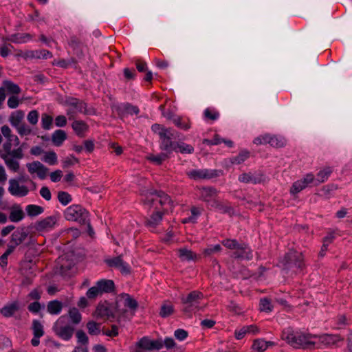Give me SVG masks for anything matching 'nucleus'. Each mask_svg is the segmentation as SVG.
Segmentation results:
<instances>
[{
  "mask_svg": "<svg viewBox=\"0 0 352 352\" xmlns=\"http://www.w3.org/2000/svg\"><path fill=\"white\" fill-rule=\"evenodd\" d=\"M267 140V144L274 147H283L285 145V140L282 138H278L275 135H267L265 140Z\"/></svg>",
  "mask_w": 352,
  "mask_h": 352,
  "instance_id": "obj_40",
  "label": "nucleus"
},
{
  "mask_svg": "<svg viewBox=\"0 0 352 352\" xmlns=\"http://www.w3.org/2000/svg\"><path fill=\"white\" fill-rule=\"evenodd\" d=\"M173 305L170 302H166L162 305L160 315L164 318L168 317L173 313Z\"/></svg>",
  "mask_w": 352,
  "mask_h": 352,
  "instance_id": "obj_44",
  "label": "nucleus"
},
{
  "mask_svg": "<svg viewBox=\"0 0 352 352\" xmlns=\"http://www.w3.org/2000/svg\"><path fill=\"white\" fill-rule=\"evenodd\" d=\"M144 201L146 204H151L154 206H156L157 204H160L162 206H164L170 204V199L169 196L164 192H149V195H146Z\"/></svg>",
  "mask_w": 352,
  "mask_h": 352,
  "instance_id": "obj_14",
  "label": "nucleus"
},
{
  "mask_svg": "<svg viewBox=\"0 0 352 352\" xmlns=\"http://www.w3.org/2000/svg\"><path fill=\"white\" fill-rule=\"evenodd\" d=\"M67 317L60 316L54 323L53 329L55 333L64 340H69L73 336L74 329L67 324Z\"/></svg>",
  "mask_w": 352,
  "mask_h": 352,
  "instance_id": "obj_5",
  "label": "nucleus"
},
{
  "mask_svg": "<svg viewBox=\"0 0 352 352\" xmlns=\"http://www.w3.org/2000/svg\"><path fill=\"white\" fill-rule=\"evenodd\" d=\"M25 117V113L21 110L12 112L9 118V121L12 126L16 128L21 124Z\"/></svg>",
  "mask_w": 352,
  "mask_h": 352,
  "instance_id": "obj_24",
  "label": "nucleus"
},
{
  "mask_svg": "<svg viewBox=\"0 0 352 352\" xmlns=\"http://www.w3.org/2000/svg\"><path fill=\"white\" fill-rule=\"evenodd\" d=\"M173 123L178 128L182 130H188L191 126V123L188 118L177 116L173 118Z\"/></svg>",
  "mask_w": 352,
  "mask_h": 352,
  "instance_id": "obj_27",
  "label": "nucleus"
},
{
  "mask_svg": "<svg viewBox=\"0 0 352 352\" xmlns=\"http://www.w3.org/2000/svg\"><path fill=\"white\" fill-rule=\"evenodd\" d=\"M96 315L100 318H107L108 319L112 318L118 319V316L115 309H113V311L111 308L105 305H99L97 307L96 310Z\"/></svg>",
  "mask_w": 352,
  "mask_h": 352,
  "instance_id": "obj_18",
  "label": "nucleus"
},
{
  "mask_svg": "<svg viewBox=\"0 0 352 352\" xmlns=\"http://www.w3.org/2000/svg\"><path fill=\"white\" fill-rule=\"evenodd\" d=\"M28 236V233L24 229L17 230L11 235V243L17 246L23 242Z\"/></svg>",
  "mask_w": 352,
  "mask_h": 352,
  "instance_id": "obj_23",
  "label": "nucleus"
},
{
  "mask_svg": "<svg viewBox=\"0 0 352 352\" xmlns=\"http://www.w3.org/2000/svg\"><path fill=\"white\" fill-rule=\"evenodd\" d=\"M6 140L7 142L3 144V148L8 153H10L12 146H17L20 144L19 138L14 134L8 137Z\"/></svg>",
  "mask_w": 352,
  "mask_h": 352,
  "instance_id": "obj_36",
  "label": "nucleus"
},
{
  "mask_svg": "<svg viewBox=\"0 0 352 352\" xmlns=\"http://www.w3.org/2000/svg\"><path fill=\"white\" fill-rule=\"evenodd\" d=\"M3 86L6 91L9 94H19L21 92V88L16 84L10 80L3 81Z\"/></svg>",
  "mask_w": 352,
  "mask_h": 352,
  "instance_id": "obj_38",
  "label": "nucleus"
},
{
  "mask_svg": "<svg viewBox=\"0 0 352 352\" xmlns=\"http://www.w3.org/2000/svg\"><path fill=\"white\" fill-rule=\"evenodd\" d=\"M250 157V152L247 150L241 151L238 155L230 157V162L232 164H241Z\"/></svg>",
  "mask_w": 352,
  "mask_h": 352,
  "instance_id": "obj_34",
  "label": "nucleus"
},
{
  "mask_svg": "<svg viewBox=\"0 0 352 352\" xmlns=\"http://www.w3.org/2000/svg\"><path fill=\"white\" fill-rule=\"evenodd\" d=\"M27 57L32 58L47 59L52 57V54L48 50H40L28 52L27 54Z\"/></svg>",
  "mask_w": 352,
  "mask_h": 352,
  "instance_id": "obj_30",
  "label": "nucleus"
},
{
  "mask_svg": "<svg viewBox=\"0 0 352 352\" xmlns=\"http://www.w3.org/2000/svg\"><path fill=\"white\" fill-rule=\"evenodd\" d=\"M96 283L102 294L111 292L115 287L114 283L111 280L102 279L98 280Z\"/></svg>",
  "mask_w": 352,
  "mask_h": 352,
  "instance_id": "obj_26",
  "label": "nucleus"
},
{
  "mask_svg": "<svg viewBox=\"0 0 352 352\" xmlns=\"http://www.w3.org/2000/svg\"><path fill=\"white\" fill-rule=\"evenodd\" d=\"M200 199L208 203L212 207L222 210V206L217 201V191L212 187H204L199 189Z\"/></svg>",
  "mask_w": 352,
  "mask_h": 352,
  "instance_id": "obj_9",
  "label": "nucleus"
},
{
  "mask_svg": "<svg viewBox=\"0 0 352 352\" xmlns=\"http://www.w3.org/2000/svg\"><path fill=\"white\" fill-rule=\"evenodd\" d=\"M19 309V303L14 301L3 307L0 313L6 318L12 317Z\"/></svg>",
  "mask_w": 352,
  "mask_h": 352,
  "instance_id": "obj_19",
  "label": "nucleus"
},
{
  "mask_svg": "<svg viewBox=\"0 0 352 352\" xmlns=\"http://www.w3.org/2000/svg\"><path fill=\"white\" fill-rule=\"evenodd\" d=\"M284 265L286 268H296V272H300L305 266L304 257L302 253L296 251H289L285 256Z\"/></svg>",
  "mask_w": 352,
  "mask_h": 352,
  "instance_id": "obj_6",
  "label": "nucleus"
},
{
  "mask_svg": "<svg viewBox=\"0 0 352 352\" xmlns=\"http://www.w3.org/2000/svg\"><path fill=\"white\" fill-rule=\"evenodd\" d=\"M124 111L126 113L133 115V114H138L140 112L139 108L137 106H133L130 104H125L121 107Z\"/></svg>",
  "mask_w": 352,
  "mask_h": 352,
  "instance_id": "obj_58",
  "label": "nucleus"
},
{
  "mask_svg": "<svg viewBox=\"0 0 352 352\" xmlns=\"http://www.w3.org/2000/svg\"><path fill=\"white\" fill-rule=\"evenodd\" d=\"M52 122H53V118L47 114V113H43L42 115V117H41V124H42V127L45 129V130H49L52 128Z\"/></svg>",
  "mask_w": 352,
  "mask_h": 352,
  "instance_id": "obj_47",
  "label": "nucleus"
},
{
  "mask_svg": "<svg viewBox=\"0 0 352 352\" xmlns=\"http://www.w3.org/2000/svg\"><path fill=\"white\" fill-rule=\"evenodd\" d=\"M69 316L74 324H78L81 320V315L78 309L74 307L69 310Z\"/></svg>",
  "mask_w": 352,
  "mask_h": 352,
  "instance_id": "obj_50",
  "label": "nucleus"
},
{
  "mask_svg": "<svg viewBox=\"0 0 352 352\" xmlns=\"http://www.w3.org/2000/svg\"><path fill=\"white\" fill-rule=\"evenodd\" d=\"M234 255L236 258H241L247 260H250L252 258L250 248L245 244H240L236 250L234 252Z\"/></svg>",
  "mask_w": 352,
  "mask_h": 352,
  "instance_id": "obj_20",
  "label": "nucleus"
},
{
  "mask_svg": "<svg viewBox=\"0 0 352 352\" xmlns=\"http://www.w3.org/2000/svg\"><path fill=\"white\" fill-rule=\"evenodd\" d=\"M274 345L273 342H266L263 339L255 340L252 346L253 352H264L270 346Z\"/></svg>",
  "mask_w": 352,
  "mask_h": 352,
  "instance_id": "obj_21",
  "label": "nucleus"
},
{
  "mask_svg": "<svg viewBox=\"0 0 352 352\" xmlns=\"http://www.w3.org/2000/svg\"><path fill=\"white\" fill-rule=\"evenodd\" d=\"M15 129L21 136H28L32 133V129L25 123H22Z\"/></svg>",
  "mask_w": 352,
  "mask_h": 352,
  "instance_id": "obj_45",
  "label": "nucleus"
},
{
  "mask_svg": "<svg viewBox=\"0 0 352 352\" xmlns=\"http://www.w3.org/2000/svg\"><path fill=\"white\" fill-rule=\"evenodd\" d=\"M187 175L192 179H211L217 176L216 170L208 169H195L187 172Z\"/></svg>",
  "mask_w": 352,
  "mask_h": 352,
  "instance_id": "obj_16",
  "label": "nucleus"
},
{
  "mask_svg": "<svg viewBox=\"0 0 352 352\" xmlns=\"http://www.w3.org/2000/svg\"><path fill=\"white\" fill-rule=\"evenodd\" d=\"M163 212L157 211L154 212L147 221L146 225L148 228L151 230L154 231L156 226H158L162 220Z\"/></svg>",
  "mask_w": 352,
  "mask_h": 352,
  "instance_id": "obj_22",
  "label": "nucleus"
},
{
  "mask_svg": "<svg viewBox=\"0 0 352 352\" xmlns=\"http://www.w3.org/2000/svg\"><path fill=\"white\" fill-rule=\"evenodd\" d=\"M87 327L89 333L91 335H98L100 333V324L96 322H89Z\"/></svg>",
  "mask_w": 352,
  "mask_h": 352,
  "instance_id": "obj_54",
  "label": "nucleus"
},
{
  "mask_svg": "<svg viewBox=\"0 0 352 352\" xmlns=\"http://www.w3.org/2000/svg\"><path fill=\"white\" fill-rule=\"evenodd\" d=\"M24 217V214L21 208L12 209L10 213V220L12 222H19Z\"/></svg>",
  "mask_w": 352,
  "mask_h": 352,
  "instance_id": "obj_41",
  "label": "nucleus"
},
{
  "mask_svg": "<svg viewBox=\"0 0 352 352\" xmlns=\"http://www.w3.org/2000/svg\"><path fill=\"white\" fill-rule=\"evenodd\" d=\"M248 329L249 328L246 327V326H244L239 329H236L234 333L235 338L237 340L243 338L245 334L248 333Z\"/></svg>",
  "mask_w": 352,
  "mask_h": 352,
  "instance_id": "obj_63",
  "label": "nucleus"
},
{
  "mask_svg": "<svg viewBox=\"0 0 352 352\" xmlns=\"http://www.w3.org/2000/svg\"><path fill=\"white\" fill-rule=\"evenodd\" d=\"M27 168L31 174H36L41 179H44L47 177L48 168L38 161L28 164Z\"/></svg>",
  "mask_w": 352,
  "mask_h": 352,
  "instance_id": "obj_17",
  "label": "nucleus"
},
{
  "mask_svg": "<svg viewBox=\"0 0 352 352\" xmlns=\"http://www.w3.org/2000/svg\"><path fill=\"white\" fill-rule=\"evenodd\" d=\"M25 211L29 216L36 217L42 214L44 211V209L40 206L30 204L26 206Z\"/></svg>",
  "mask_w": 352,
  "mask_h": 352,
  "instance_id": "obj_39",
  "label": "nucleus"
},
{
  "mask_svg": "<svg viewBox=\"0 0 352 352\" xmlns=\"http://www.w3.org/2000/svg\"><path fill=\"white\" fill-rule=\"evenodd\" d=\"M174 336L177 340L182 341L187 338L188 333L184 329H179L175 331Z\"/></svg>",
  "mask_w": 352,
  "mask_h": 352,
  "instance_id": "obj_64",
  "label": "nucleus"
},
{
  "mask_svg": "<svg viewBox=\"0 0 352 352\" xmlns=\"http://www.w3.org/2000/svg\"><path fill=\"white\" fill-rule=\"evenodd\" d=\"M58 217L56 215L47 217L35 224V229L38 232H48L54 229L57 223Z\"/></svg>",
  "mask_w": 352,
  "mask_h": 352,
  "instance_id": "obj_13",
  "label": "nucleus"
},
{
  "mask_svg": "<svg viewBox=\"0 0 352 352\" xmlns=\"http://www.w3.org/2000/svg\"><path fill=\"white\" fill-rule=\"evenodd\" d=\"M62 309V302L56 300L50 301L47 305V312L52 315L59 314L61 312Z\"/></svg>",
  "mask_w": 352,
  "mask_h": 352,
  "instance_id": "obj_31",
  "label": "nucleus"
},
{
  "mask_svg": "<svg viewBox=\"0 0 352 352\" xmlns=\"http://www.w3.org/2000/svg\"><path fill=\"white\" fill-rule=\"evenodd\" d=\"M138 302L129 294L122 293L119 294L116 300L114 309L118 316V320L126 316L128 310L134 312L138 308Z\"/></svg>",
  "mask_w": 352,
  "mask_h": 352,
  "instance_id": "obj_3",
  "label": "nucleus"
},
{
  "mask_svg": "<svg viewBox=\"0 0 352 352\" xmlns=\"http://www.w3.org/2000/svg\"><path fill=\"white\" fill-rule=\"evenodd\" d=\"M58 199L60 204L66 206L72 201V197L68 192L60 191L58 193Z\"/></svg>",
  "mask_w": 352,
  "mask_h": 352,
  "instance_id": "obj_52",
  "label": "nucleus"
},
{
  "mask_svg": "<svg viewBox=\"0 0 352 352\" xmlns=\"http://www.w3.org/2000/svg\"><path fill=\"white\" fill-rule=\"evenodd\" d=\"M204 115L206 119L214 121L219 117V113L217 111L214 109L207 108L204 112Z\"/></svg>",
  "mask_w": 352,
  "mask_h": 352,
  "instance_id": "obj_48",
  "label": "nucleus"
},
{
  "mask_svg": "<svg viewBox=\"0 0 352 352\" xmlns=\"http://www.w3.org/2000/svg\"><path fill=\"white\" fill-rule=\"evenodd\" d=\"M272 305L267 298H262L260 300V310L261 311L270 312L272 311Z\"/></svg>",
  "mask_w": 352,
  "mask_h": 352,
  "instance_id": "obj_53",
  "label": "nucleus"
},
{
  "mask_svg": "<svg viewBox=\"0 0 352 352\" xmlns=\"http://www.w3.org/2000/svg\"><path fill=\"white\" fill-rule=\"evenodd\" d=\"M107 265L119 270L122 274H129L131 272L130 265L124 261L121 255L107 258L105 260Z\"/></svg>",
  "mask_w": 352,
  "mask_h": 352,
  "instance_id": "obj_11",
  "label": "nucleus"
},
{
  "mask_svg": "<svg viewBox=\"0 0 352 352\" xmlns=\"http://www.w3.org/2000/svg\"><path fill=\"white\" fill-rule=\"evenodd\" d=\"M163 347V342L160 340H151L143 337L135 344L133 352H147L153 349L159 350Z\"/></svg>",
  "mask_w": 352,
  "mask_h": 352,
  "instance_id": "obj_7",
  "label": "nucleus"
},
{
  "mask_svg": "<svg viewBox=\"0 0 352 352\" xmlns=\"http://www.w3.org/2000/svg\"><path fill=\"white\" fill-rule=\"evenodd\" d=\"M43 160L50 165L57 164V155L54 151L47 152L45 153Z\"/></svg>",
  "mask_w": 352,
  "mask_h": 352,
  "instance_id": "obj_46",
  "label": "nucleus"
},
{
  "mask_svg": "<svg viewBox=\"0 0 352 352\" xmlns=\"http://www.w3.org/2000/svg\"><path fill=\"white\" fill-rule=\"evenodd\" d=\"M331 172L332 170L329 167L325 168L320 170L317 174V177H315L314 186H318L320 184L327 181L329 175H331Z\"/></svg>",
  "mask_w": 352,
  "mask_h": 352,
  "instance_id": "obj_33",
  "label": "nucleus"
},
{
  "mask_svg": "<svg viewBox=\"0 0 352 352\" xmlns=\"http://www.w3.org/2000/svg\"><path fill=\"white\" fill-rule=\"evenodd\" d=\"M66 139V133L60 129L56 130L52 135V143L56 146H61Z\"/></svg>",
  "mask_w": 352,
  "mask_h": 352,
  "instance_id": "obj_29",
  "label": "nucleus"
},
{
  "mask_svg": "<svg viewBox=\"0 0 352 352\" xmlns=\"http://www.w3.org/2000/svg\"><path fill=\"white\" fill-rule=\"evenodd\" d=\"M72 127L76 134L79 137H83L88 131L87 124L85 122L80 120L74 121L72 124Z\"/></svg>",
  "mask_w": 352,
  "mask_h": 352,
  "instance_id": "obj_25",
  "label": "nucleus"
},
{
  "mask_svg": "<svg viewBox=\"0 0 352 352\" xmlns=\"http://www.w3.org/2000/svg\"><path fill=\"white\" fill-rule=\"evenodd\" d=\"M178 256L183 261H190L197 258V254L187 248L179 249Z\"/></svg>",
  "mask_w": 352,
  "mask_h": 352,
  "instance_id": "obj_32",
  "label": "nucleus"
},
{
  "mask_svg": "<svg viewBox=\"0 0 352 352\" xmlns=\"http://www.w3.org/2000/svg\"><path fill=\"white\" fill-rule=\"evenodd\" d=\"M8 191L13 196L22 197L28 194L29 189L26 186L21 185L18 180L11 179L9 180Z\"/></svg>",
  "mask_w": 352,
  "mask_h": 352,
  "instance_id": "obj_15",
  "label": "nucleus"
},
{
  "mask_svg": "<svg viewBox=\"0 0 352 352\" xmlns=\"http://www.w3.org/2000/svg\"><path fill=\"white\" fill-rule=\"evenodd\" d=\"M262 177L263 175H261L260 177H256L251 173H243L239 175V180L243 183L257 184L261 183L263 181Z\"/></svg>",
  "mask_w": 352,
  "mask_h": 352,
  "instance_id": "obj_28",
  "label": "nucleus"
},
{
  "mask_svg": "<svg viewBox=\"0 0 352 352\" xmlns=\"http://www.w3.org/2000/svg\"><path fill=\"white\" fill-rule=\"evenodd\" d=\"M70 105L79 112H82L85 109V104L77 99H72Z\"/></svg>",
  "mask_w": 352,
  "mask_h": 352,
  "instance_id": "obj_59",
  "label": "nucleus"
},
{
  "mask_svg": "<svg viewBox=\"0 0 352 352\" xmlns=\"http://www.w3.org/2000/svg\"><path fill=\"white\" fill-rule=\"evenodd\" d=\"M317 335H313L300 331H296L292 328L285 329L281 335V338L289 345L295 349H315Z\"/></svg>",
  "mask_w": 352,
  "mask_h": 352,
  "instance_id": "obj_1",
  "label": "nucleus"
},
{
  "mask_svg": "<svg viewBox=\"0 0 352 352\" xmlns=\"http://www.w3.org/2000/svg\"><path fill=\"white\" fill-rule=\"evenodd\" d=\"M64 216L67 220L79 223H87L89 221V212L80 205H72L67 208Z\"/></svg>",
  "mask_w": 352,
  "mask_h": 352,
  "instance_id": "obj_4",
  "label": "nucleus"
},
{
  "mask_svg": "<svg viewBox=\"0 0 352 352\" xmlns=\"http://www.w3.org/2000/svg\"><path fill=\"white\" fill-rule=\"evenodd\" d=\"M99 289L100 288L98 287V285L96 283V285L91 287L90 289H88L86 294L87 296L90 299L96 298L98 295L102 294Z\"/></svg>",
  "mask_w": 352,
  "mask_h": 352,
  "instance_id": "obj_57",
  "label": "nucleus"
},
{
  "mask_svg": "<svg viewBox=\"0 0 352 352\" xmlns=\"http://www.w3.org/2000/svg\"><path fill=\"white\" fill-rule=\"evenodd\" d=\"M177 135V132L171 129L162 138H160V148L165 151L168 155L171 153L173 151L177 152V142H173L172 140L175 139Z\"/></svg>",
  "mask_w": 352,
  "mask_h": 352,
  "instance_id": "obj_8",
  "label": "nucleus"
},
{
  "mask_svg": "<svg viewBox=\"0 0 352 352\" xmlns=\"http://www.w3.org/2000/svg\"><path fill=\"white\" fill-rule=\"evenodd\" d=\"M32 331L33 335L35 336L42 337L44 335L43 326L36 320L32 321Z\"/></svg>",
  "mask_w": 352,
  "mask_h": 352,
  "instance_id": "obj_43",
  "label": "nucleus"
},
{
  "mask_svg": "<svg viewBox=\"0 0 352 352\" xmlns=\"http://www.w3.org/2000/svg\"><path fill=\"white\" fill-rule=\"evenodd\" d=\"M151 129L154 133L158 134L160 138L168 131H169L171 129V128H166L161 124H154L152 125Z\"/></svg>",
  "mask_w": 352,
  "mask_h": 352,
  "instance_id": "obj_49",
  "label": "nucleus"
},
{
  "mask_svg": "<svg viewBox=\"0 0 352 352\" xmlns=\"http://www.w3.org/2000/svg\"><path fill=\"white\" fill-rule=\"evenodd\" d=\"M315 176L313 173H307L303 178L295 182L291 188L290 192L292 195L297 194L306 188L309 185L314 186Z\"/></svg>",
  "mask_w": 352,
  "mask_h": 352,
  "instance_id": "obj_10",
  "label": "nucleus"
},
{
  "mask_svg": "<svg viewBox=\"0 0 352 352\" xmlns=\"http://www.w3.org/2000/svg\"><path fill=\"white\" fill-rule=\"evenodd\" d=\"M7 104L10 109H15L19 104V100L18 97L12 96L8 98Z\"/></svg>",
  "mask_w": 352,
  "mask_h": 352,
  "instance_id": "obj_61",
  "label": "nucleus"
},
{
  "mask_svg": "<svg viewBox=\"0 0 352 352\" xmlns=\"http://www.w3.org/2000/svg\"><path fill=\"white\" fill-rule=\"evenodd\" d=\"M204 294L197 290L190 292L187 296H182L181 300L183 304V311L188 316H191L197 311L203 309L205 305L201 304Z\"/></svg>",
  "mask_w": 352,
  "mask_h": 352,
  "instance_id": "obj_2",
  "label": "nucleus"
},
{
  "mask_svg": "<svg viewBox=\"0 0 352 352\" xmlns=\"http://www.w3.org/2000/svg\"><path fill=\"white\" fill-rule=\"evenodd\" d=\"M3 159L5 160L6 164L7 165L9 169L12 170L14 172H16L19 170V164L16 160L6 157H3Z\"/></svg>",
  "mask_w": 352,
  "mask_h": 352,
  "instance_id": "obj_55",
  "label": "nucleus"
},
{
  "mask_svg": "<svg viewBox=\"0 0 352 352\" xmlns=\"http://www.w3.org/2000/svg\"><path fill=\"white\" fill-rule=\"evenodd\" d=\"M41 196L46 201H50L52 198V194L48 187L43 186L40 190Z\"/></svg>",
  "mask_w": 352,
  "mask_h": 352,
  "instance_id": "obj_62",
  "label": "nucleus"
},
{
  "mask_svg": "<svg viewBox=\"0 0 352 352\" xmlns=\"http://www.w3.org/2000/svg\"><path fill=\"white\" fill-rule=\"evenodd\" d=\"M38 112L36 110L30 111L27 116V120L30 124L36 125L38 121Z\"/></svg>",
  "mask_w": 352,
  "mask_h": 352,
  "instance_id": "obj_56",
  "label": "nucleus"
},
{
  "mask_svg": "<svg viewBox=\"0 0 352 352\" xmlns=\"http://www.w3.org/2000/svg\"><path fill=\"white\" fill-rule=\"evenodd\" d=\"M191 215L188 217L184 218L182 220L183 223H195L197 222V218L199 217L201 212V210L199 208L193 206L190 209Z\"/></svg>",
  "mask_w": 352,
  "mask_h": 352,
  "instance_id": "obj_37",
  "label": "nucleus"
},
{
  "mask_svg": "<svg viewBox=\"0 0 352 352\" xmlns=\"http://www.w3.org/2000/svg\"><path fill=\"white\" fill-rule=\"evenodd\" d=\"M168 157V155L166 153H161V154H159L157 155H149L146 157V158L149 161H151L157 165L161 164Z\"/></svg>",
  "mask_w": 352,
  "mask_h": 352,
  "instance_id": "obj_42",
  "label": "nucleus"
},
{
  "mask_svg": "<svg viewBox=\"0 0 352 352\" xmlns=\"http://www.w3.org/2000/svg\"><path fill=\"white\" fill-rule=\"evenodd\" d=\"M222 244L229 249L235 250V251L240 245L237 243L236 241L231 239L223 240L222 241Z\"/></svg>",
  "mask_w": 352,
  "mask_h": 352,
  "instance_id": "obj_60",
  "label": "nucleus"
},
{
  "mask_svg": "<svg viewBox=\"0 0 352 352\" xmlns=\"http://www.w3.org/2000/svg\"><path fill=\"white\" fill-rule=\"evenodd\" d=\"M177 151L182 153H192L194 151V148L191 145L184 142H177Z\"/></svg>",
  "mask_w": 352,
  "mask_h": 352,
  "instance_id": "obj_51",
  "label": "nucleus"
},
{
  "mask_svg": "<svg viewBox=\"0 0 352 352\" xmlns=\"http://www.w3.org/2000/svg\"><path fill=\"white\" fill-rule=\"evenodd\" d=\"M56 262L57 265H59L60 272L63 274H65L67 271L69 270L73 266V263L66 260L65 256H60Z\"/></svg>",
  "mask_w": 352,
  "mask_h": 352,
  "instance_id": "obj_35",
  "label": "nucleus"
},
{
  "mask_svg": "<svg viewBox=\"0 0 352 352\" xmlns=\"http://www.w3.org/2000/svg\"><path fill=\"white\" fill-rule=\"evenodd\" d=\"M316 340H318V341H316L315 348L329 347L333 345L337 344L339 342L342 340L339 336L330 334L317 336Z\"/></svg>",
  "mask_w": 352,
  "mask_h": 352,
  "instance_id": "obj_12",
  "label": "nucleus"
}]
</instances>
